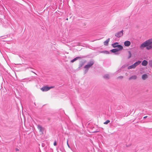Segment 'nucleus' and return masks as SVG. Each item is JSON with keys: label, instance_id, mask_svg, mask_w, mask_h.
Instances as JSON below:
<instances>
[{"label": "nucleus", "instance_id": "393cba45", "mask_svg": "<svg viewBox=\"0 0 152 152\" xmlns=\"http://www.w3.org/2000/svg\"><path fill=\"white\" fill-rule=\"evenodd\" d=\"M53 145L54 146H56V140H55L53 143Z\"/></svg>", "mask_w": 152, "mask_h": 152}, {"label": "nucleus", "instance_id": "4be33fe9", "mask_svg": "<svg viewBox=\"0 0 152 152\" xmlns=\"http://www.w3.org/2000/svg\"><path fill=\"white\" fill-rule=\"evenodd\" d=\"M112 46L113 48H117V46H118V45H113V44H112Z\"/></svg>", "mask_w": 152, "mask_h": 152}, {"label": "nucleus", "instance_id": "a878e982", "mask_svg": "<svg viewBox=\"0 0 152 152\" xmlns=\"http://www.w3.org/2000/svg\"><path fill=\"white\" fill-rule=\"evenodd\" d=\"M118 44V42H115L114 43H113V45H116Z\"/></svg>", "mask_w": 152, "mask_h": 152}, {"label": "nucleus", "instance_id": "b1692460", "mask_svg": "<svg viewBox=\"0 0 152 152\" xmlns=\"http://www.w3.org/2000/svg\"><path fill=\"white\" fill-rule=\"evenodd\" d=\"M123 78V76H118V78H119V79H121Z\"/></svg>", "mask_w": 152, "mask_h": 152}, {"label": "nucleus", "instance_id": "ddd939ff", "mask_svg": "<svg viewBox=\"0 0 152 152\" xmlns=\"http://www.w3.org/2000/svg\"><path fill=\"white\" fill-rule=\"evenodd\" d=\"M81 58V57H78V56L76 57L74 59H73L71 60V62H74L76 60L80 58Z\"/></svg>", "mask_w": 152, "mask_h": 152}, {"label": "nucleus", "instance_id": "7c9ffc66", "mask_svg": "<svg viewBox=\"0 0 152 152\" xmlns=\"http://www.w3.org/2000/svg\"><path fill=\"white\" fill-rule=\"evenodd\" d=\"M68 18H67L66 19V20H68Z\"/></svg>", "mask_w": 152, "mask_h": 152}, {"label": "nucleus", "instance_id": "7ed1b4c3", "mask_svg": "<svg viewBox=\"0 0 152 152\" xmlns=\"http://www.w3.org/2000/svg\"><path fill=\"white\" fill-rule=\"evenodd\" d=\"M94 63V62L93 61H90L89 62H88L87 64L86 65L84 66V68L85 69H89L92 65H93Z\"/></svg>", "mask_w": 152, "mask_h": 152}, {"label": "nucleus", "instance_id": "1a4fd4ad", "mask_svg": "<svg viewBox=\"0 0 152 152\" xmlns=\"http://www.w3.org/2000/svg\"><path fill=\"white\" fill-rule=\"evenodd\" d=\"M137 78V76L136 75H133L130 77L129 78V80H135Z\"/></svg>", "mask_w": 152, "mask_h": 152}, {"label": "nucleus", "instance_id": "4468645a", "mask_svg": "<svg viewBox=\"0 0 152 152\" xmlns=\"http://www.w3.org/2000/svg\"><path fill=\"white\" fill-rule=\"evenodd\" d=\"M145 47H146V46L145 43L144 42L141 45L140 47L142 49L145 48Z\"/></svg>", "mask_w": 152, "mask_h": 152}, {"label": "nucleus", "instance_id": "f03ea898", "mask_svg": "<svg viewBox=\"0 0 152 152\" xmlns=\"http://www.w3.org/2000/svg\"><path fill=\"white\" fill-rule=\"evenodd\" d=\"M141 63V61H138L135 62L134 63L133 65H131L129 66L128 67V69H134V68L137 65L139 64L140 63Z\"/></svg>", "mask_w": 152, "mask_h": 152}, {"label": "nucleus", "instance_id": "9d476101", "mask_svg": "<svg viewBox=\"0 0 152 152\" xmlns=\"http://www.w3.org/2000/svg\"><path fill=\"white\" fill-rule=\"evenodd\" d=\"M110 38H108L106 41L104 42V45L107 46L108 45V42L110 41Z\"/></svg>", "mask_w": 152, "mask_h": 152}, {"label": "nucleus", "instance_id": "39448f33", "mask_svg": "<svg viewBox=\"0 0 152 152\" xmlns=\"http://www.w3.org/2000/svg\"><path fill=\"white\" fill-rule=\"evenodd\" d=\"M123 31L122 30L116 33L115 36L118 38H119L123 36Z\"/></svg>", "mask_w": 152, "mask_h": 152}, {"label": "nucleus", "instance_id": "5701e85b", "mask_svg": "<svg viewBox=\"0 0 152 152\" xmlns=\"http://www.w3.org/2000/svg\"><path fill=\"white\" fill-rule=\"evenodd\" d=\"M85 69V70L84 71V74H86L88 72V70L89 69Z\"/></svg>", "mask_w": 152, "mask_h": 152}, {"label": "nucleus", "instance_id": "aec40b11", "mask_svg": "<svg viewBox=\"0 0 152 152\" xmlns=\"http://www.w3.org/2000/svg\"><path fill=\"white\" fill-rule=\"evenodd\" d=\"M129 56L128 57V58L129 59L131 57V53L130 51H128Z\"/></svg>", "mask_w": 152, "mask_h": 152}, {"label": "nucleus", "instance_id": "a211bd4d", "mask_svg": "<svg viewBox=\"0 0 152 152\" xmlns=\"http://www.w3.org/2000/svg\"><path fill=\"white\" fill-rule=\"evenodd\" d=\"M85 62H80L79 65V67H81L83 66Z\"/></svg>", "mask_w": 152, "mask_h": 152}, {"label": "nucleus", "instance_id": "20e7f679", "mask_svg": "<svg viewBox=\"0 0 152 152\" xmlns=\"http://www.w3.org/2000/svg\"><path fill=\"white\" fill-rule=\"evenodd\" d=\"M53 88V87H48L47 86H45L41 88V90L43 91H46L49 90L51 88Z\"/></svg>", "mask_w": 152, "mask_h": 152}, {"label": "nucleus", "instance_id": "412c9836", "mask_svg": "<svg viewBox=\"0 0 152 152\" xmlns=\"http://www.w3.org/2000/svg\"><path fill=\"white\" fill-rule=\"evenodd\" d=\"M110 122V121L109 120H107L104 123V124H107Z\"/></svg>", "mask_w": 152, "mask_h": 152}, {"label": "nucleus", "instance_id": "f257e3e1", "mask_svg": "<svg viewBox=\"0 0 152 152\" xmlns=\"http://www.w3.org/2000/svg\"><path fill=\"white\" fill-rule=\"evenodd\" d=\"M147 46L146 48L148 50L151 49L152 48V40L149 39L144 42Z\"/></svg>", "mask_w": 152, "mask_h": 152}, {"label": "nucleus", "instance_id": "6e6552de", "mask_svg": "<svg viewBox=\"0 0 152 152\" xmlns=\"http://www.w3.org/2000/svg\"><path fill=\"white\" fill-rule=\"evenodd\" d=\"M148 61L145 60H143L142 63V66H147L148 64Z\"/></svg>", "mask_w": 152, "mask_h": 152}, {"label": "nucleus", "instance_id": "c756f323", "mask_svg": "<svg viewBox=\"0 0 152 152\" xmlns=\"http://www.w3.org/2000/svg\"><path fill=\"white\" fill-rule=\"evenodd\" d=\"M32 72H33L35 74H36L35 72H33L32 71Z\"/></svg>", "mask_w": 152, "mask_h": 152}, {"label": "nucleus", "instance_id": "f3484780", "mask_svg": "<svg viewBox=\"0 0 152 152\" xmlns=\"http://www.w3.org/2000/svg\"><path fill=\"white\" fill-rule=\"evenodd\" d=\"M110 51L113 53H115L118 51L117 48H115L112 49L110 50Z\"/></svg>", "mask_w": 152, "mask_h": 152}, {"label": "nucleus", "instance_id": "f8f14e48", "mask_svg": "<svg viewBox=\"0 0 152 152\" xmlns=\"http://www.w3.org/2000/svg\"><path fill=\"white\" fill-rule=\"evenodd\" d=\"M118 46H117V47L118 48H117L118 50V51L121 50L123 49V47L121 45H118Z\"/></svg>", "mask_w": 152, "mask_h": 152}, {"label": "nucleus", "instance_id": "c85d7f7f", "mask_svg": "<svg viewBox=\"0 0 152 152\" xmlns=\"http://www.w3.org/2000/svg\"><path fill=\"white\" fill-rule=\"evenodd\" d=\"M16 151H18V148H16Z\"/></svg>", "mask_w": 152, "mask_h": 152}, {"label": "nucleus", "instance_id": "9b49d317", "mask_svg": "<svg viewBox=\"0 0 152 152\" xmlns=\"http://www.w3.org/2000/svg\"><path fill=\"white\" fill-rule=\"evenodd\" d=\"M148 77V75L146 74L143 75L142 76V78L143 80H145Z\"/></svg>", "mask_w": 152, "mask_h": 152}, {"label": "nucleus", "instance_id": "6ab92c4d", "mask_svg": "<svg viewBox=\"0 0 152 152\" xmlns=\"http://www.w3.org/2000/svg\"><path fill=\"white\" fill-rule=\"evenodd\" d=\"M149 65L152 68V60H150L148 61Z\"/></svg>", "mask_w": 152, "mask_h": 152}, {"label": "nucleus", "instance_id": "bb28decb", "mask_svg": "<svg viewBox=\"0 0 152 152\" xmlns=\"http://www.w3.org/2000/svg\"><path fill=\"white\" fill-rule=\"evenodd\" d=\"M67 144L68 146V147H69V148H70V146L68 144V140H67Z\"/></svg>", "mask_w": 152, "mask_h": 152}, {"label": "nucleus", "instance_id": "2eb2a0df", "mask_svg": "<svg viewBox=\"0 0 152 152\" xmlns=\"http://www.w3.org/2000/svg\"><path fill=\"white\" fill-rule=\"evenodd\" d=\"M99 52L101 53H104L105 54H108L110 53L107 50L101 51H100Z\"/></svg>", "mask_w": 152, "mask_h": 152}, {"label": "nucleus", "instance_id": "423d86ee", "mask_svg": "<svg viewBox=\"0 0 152 152\" xmlns=\"http://www.w3.org/2000/svg\"><path fill=\"white\" fill-rule=\"evenodd\" d=\"M37 128L40 132L43 133L44 131V129L42 126L40 125H37Z\"/></svg>", "mask_w": 152, "mask_h": 152}, {"label": "nucleus", "instance_id": "cd10ccee", "mask_svg": "<svg viewBox=\"0 0 152 152\" xmlns=\"http://www.w3.org/2000/svg\"><path fill=\"white\" fill-rule=\"evenodd\" d=\"M147 116H145L144 117H143V118H144V119H145V118H147Z\"/></svg>", "mask_w": 152, "mask_h": 152}, {"label": "nucleus", "instance_id": "dca6fc26", "mask_svg": "<svg viewBox=\"0 0 152 152\" xmlns=\"http://www.w3.org/2000/svg\"><path fill=\"white\" fill-rule=\"evenodd\" d=\"M104 78L105 79H109L110 78V76L108 74H106L103 76Z\"/></svg>", "mask_w": 152, "mask_h": 152}, {"label": "nucleus", "instance_id": "0eeeda50", "mask_svg": "<svg viewBox=\"0 0 152 152\" xmlns=\"http://www.w3.org/2000/svg\"><path fill=\"white\" fill-rule=\"evenodd\" d=\"M131 42L129 41H126L124 42V45L126 47H128L130 45Z\"/></svg>", "mask_w": 152, "mask_h": 152}]
</instances>
